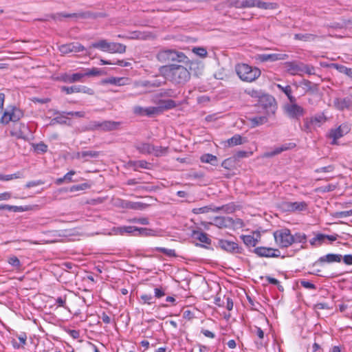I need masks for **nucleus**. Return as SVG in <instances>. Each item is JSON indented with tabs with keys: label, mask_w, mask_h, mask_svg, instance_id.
Segmentation results:
<instances>
[{
	"label": "nucleus",
	"mask_w": 352,
	"mask_h": 352,
	"mask_svg": "<svg viewBox=\"0 0 352 352\" xmlns=\"http://www.w3.org/2000/svg\"><path fill=\"white\" fill-rule=\"evenodd\" d=\"M85 74V76H97L102 75L103 72L98 68L93 67L91 69H86Z\"/></svg>",
	"instance_id": "nucleus-36"
},
{
	"label": "nucleus",
	"mask_w": 352,
	"mask_h": 352,
	"mask_svg": "<svg viewBox=\"0 0 352 352\" xmlns=\"http://www.w3.org/2000/svg\"><path fill=\"white\" fill-rule=\"evenodd\" d=\"M157 250L160 252H162L167 256H175V252L174 250L171 249H166L164 248H157Z\"/></svg>",
	"instance_id": "nucleus-47"
},
{
	"label": "nucleus",
	"mask_w": 352,
	"mask_h": 352,
	"mask_svg": "<svg viewBox=\"0 0 352 352\" xmlns=\"http://www.w3.org/2000/svg\"><path fill=\"white\" fill-rule=\"evenodd\" d=\"M34 151L38 153H44L47 150V146L43 142L34 144Z\"/></svg>",
	"instance_id": "nucleus-40"
},
{
	"label": "nucleus",
	"mask_w": 352,
	"mask_h": 352,
	"mask_svg": "<svg viewBox=\"0 0 352 352\" xmlns=\"http://www.w3.org/2000/svg\"><path fill=\"white\" fill-rule=\"evenodd\" d=\"M252 127H256L267 122V118L265 116L250 117L248 118Z\"/></svg>",
	"instance_id": "nucleus-21"
},
{
	"label": "nucleus",
	"mask_w": 352,
	"mask_h": 352,
	"mask_svg": "<svg viewBox=\"0 0 352 352\" xmlns=\"http://www.w3.org/2000/svg\"><path fill=\"white\" fill-rule=\"evenodd\" d=\"M126 207L135 210H142L144 208V204L138 202H127Z\"/></svg>",
	"instance_id": "nucleus-42"
},
{
	"label": "nucleus",
	"mask_w": 352,
	"mask_h": 352,
	"mask_svg": "<svg viewBox=\"0 0 352 352\" xmlns=\"http://www.w3.org/2000/svg\"><path fill=\"white\" fill-rule=\"evenodd\" d=\"M23 116V113L21 109L15 107H10V108H7L3 111L0 118V122L3 124H7L10 122H17Z\"/></svg>",
	"instance_id": "nucleus-7"
},
{
	"label": "nucleus",
	"mask_w": 352,
	"mask_h": 352,
	"mask_svg": "<svg viewBox=\"0 0 352 352\" xmlns=\"http://www.w3.org/2000/svg\"><path fill=\"white\" fill-rule=\"evenodd\" d=\"M276 87L287 96L288 100H290L291 98H295L292 95V91L289 85L283 87L280 84H277Z\"/></svg>",
	"instance_id": "nucleus-37"
},
{
	"label": "nucleus",
	"mask_w": 352,
	"mask_h": 352,
	"mask_svg": "<svg viewBox=\"0 0 352 352\" xmlns=\"http://www.w3.org/2000/svg\"><path fill=\"white\" fill-rule=\"evenodd\" d=\"M176 106V103L173 100H161L159 106L157 107H149L145 108L146 116H153L159 114L162 112L164 109H169Z\"/></svg>",
	"instance_id": "nucleus-8"
},
{
	"label": "nucleus",
	"mask_w": 352,
	"mask_h": 352,
	"mask_svg": "<svg viewBox=\"0 0 352 352\" xmlns=\"http://www.w3.org/2000/svg\"><path fill=\"white\" fill-rule=\"evenodd\" d=\"M333 170V166L330 165V166L318 168V169H316V171L318 173H327V172H331Z\"/></svg>",
	"instance_id": "nucleus-59"
},
{
	"label": "nucleus",
	"mask_w": 352,
	"mask_h": 352,
	"mask_svg": "<svg viewBox=\"0 0 352 352\" xmlns=\"http://www.w3.org/2000/svg\"><path fill=\"white\" fill-rule=\"evenodd\" d=\"M342 259V256L339 254H327L319 258V263H340Z\"/></svg>",
	"instance_id": "nucleus-18"
},
{
	"label": "nucleus",
	"mask_w": 352,
	"mask_h": 352,
	"mask_svg": "<svg viewBox=\"0 0 352 352\" xmlns=\"http://www.w3.org/2000/svg\"><path fill=\"white\" fill-rule=\"evenodd\" d=\"M352 216V210L346 211L336 212L333 214L336 218H344Z\"/></svg>",
	"instance_id": "nucleus-44"
},
{
	"label": "nucleus",
	"mask_w": 352,
	"mask_h": 352,
	"mask_svg": "<svg viewBox=\"0 0 352 352\" xmlns=\"http://www.w3.org/2000/svg\"><path fill=\"white\" fill-rule=\"evenodd\" d=\"M193 237L199 240L200 242L208 245L210 244L211 243V240L208 238V234L204 232H194Z\"/></svg>",
	"instance_id": "nucleus-29"
},
{
	"label": "nucleus",
	"mask_w": 352,
	"mask_h": 352,
	"mask_svg": "<svg viewBox=\"0 0 352 352\" xmlns=\"http://www.w3.org/2000/svg\"><path fill=\"white\" fill-rule=\"evenodd\" d=\"M243 139L240 135H234L231 138L228 139L226 142L225 145L228 146H234L236 145H241L243 143Z\"/></svg>",
	"instance_id": "nucleus-24"
},
{
	"label": "nucleus",
	"mask_w": 352,
	"mask_h": 352,
	"mask_svg": "<svg viewBox=\"0 0 352 352\" xmlns=\"http://www.w3.org/2000/svg\"><path fill=\"white\" fill-rule=\"evenodd\" d=\"M326 118L323 115H319L312 118L311 122L317 126H320V124L324 122Z\"/></svg>",
	"instance_id": "nucleus-48"
},
{
	"label": "nucleus",
	"mask_w": 352,
	"mask_h": 352,
	"mask_svg": "<svg viewBox=\"0 0 352 352\" xmlns=\"http://www.w3.org/2000/svg\"><path fill=\"white\" fill-rule=\"evenodd\" d=\"M252 332L256 334L258 338L261 340L260 341L256 342L257 349H261L264 346V342L263 340L264 338V332L263 331L258 327H255L252 330Z\"/></svg>",
	"instance_id": "nucleus-27"
},
{
	"label": "nucleus",
	"mask_w": 352,
	"mask_h": 352,
	"mask_svg": "<svg viewBox=\"0 0 352 352\" xmlns=\"http://www.w3.org/2000/svg\"><path fill=\"white\" fill-rule=\"evenodd\" d=\"M154 231L146 228H138L136 236H151L154 235Z\"/></svg>",
	"instance_id": "nucleus-38"
},
{
	"label": "nucleus",
	"mask_w": 352,
	"mask_h": 352,
	"mask_svg": "<svg viewBox=\"0 0 352 352\" xmlns=\"http://www.w3.org/2000/svg\"><path fill=\"white\" fill-rule=\"evenodd\" d=\"M160 72L166 80L175 84H184L190 78L189 71L181 65H164L160 69Z\"/></svg>",
	"instance_id": "nucleus-1"
},
{
	"label": "nucleus",
	"mask_w": 352,
	"mask_h": 352,
	"mask_svg": "<svg viewBox=\"0 0 352 352\" xmlns=\"http://www.w3.org/2000/svg\"><path fill=\"white\" fill-rule=\"evenodd\" d=\"M192 52L200 57H205L207 54V51L203 47H195Z\"/></svg>",
	"instance_id": "nucleus-49"
},
{
	"label": "nucleus",
	"mask_w": 352,
	"mask_h": 352,
	"mask_svg": "<svg viewBox=\"0 0 352 352\" xmlns=\"http://www.w3.org/2000/svg\"><path fill=\"white\" fill-rule=\"evenodd\" d=\"M98 155V153L97 152L90 151H82L81 153H76L77 158H86L87 157H96Z\"/></svg>",
	"instance_id": "nucleus-35"
},
{
	"label": "nucleus",
	"mask_w": 352,
	"mask_h": 352,
	"mask_svg": "<svg viewBox=\"0 0 352 352\" xmlns=\"http://www.w3.org/2000/svg\"><path fill=\"white\" fill-rule=\"evenodd\" d=\"M254 252L262 257H274L280 256V251L277 249L266 247H258L254 249Z\"/></svg>",
	"instance_id": "nucleus-13"
},
{
	"label": "nucleus",
	"mask_w": 352,
	"mask_h": 352,
	"mask_svg": "<svg viewBox=\"0 0 352 352\" xmlns=\"http://www.w3.org/2000/svg\"><path fill=\"white\" fill-rule=\"evenodd\" d=\"M130 221L134 222V223H138L142 225H148V220L146 218L133 219L131 220Z\"/></svg>",
	"instance_id": "nucleus-60"
},
{
	"label": "nucleus",
	"mask_w": 352,
	"mask_h": 352,
	"mask_svg": "<svg viewBox=\"0 0 352 352\" xmlns=\"http://www.w3.org/2000/svg\"><path fill=\"white\" fill-rule=\"evenodd\" d=\"M264 100L267 101L270 106H272L275 102L274 98L269 95H264L261 98L260 102L261 103H263Z\"/></svg>",
	"instance_id": "nucleus-50"
},
{
	"label": "nucleus",
	"mask_w": 352,
	"mask_h": 352,
	"mask_svg": "<svg viewBox=\"0 0 352 352\" xmlns=\"http://www.w3.org/2000/svg\"><path fill=\"white\" fill-rule=\"evenodd\" d=\"M83 50H84L83 46H82L78 42L67 43V53H69V52L76 53V52L82 51Z\"/></svg>",
	"instance_id": "nucleus-32"
},
{
	"label": "nucleus",
	"mask_w": 352,
	"mask_h": 352,
	"mask_svg": "<svg viewBox=\"0 0 352 352\" xmlns=\"http://www.w3.org/2000/svg\"><path fill=\"white\" fill-rule=\"evenodd\" d=\"M241 239L243 243L248 247H255L258 240L251 235H242Z\"/></svg>",
	"instance_id": "nucleus-30"
},
{
	"label": "nucleus",
	"mask_w": 352,
	"mask_h": 352,
	"mask_svg": "<svg viewBox=\"0 0 352 352\" xmlns=\"http://www.w3.org/2000/svg\"><path fill=\"white\" fill-rule=\"evenodd\" d=\"M338 235H327L323 234H318L314 238L312 239V244H318L320 245L322 243L324 242L326 239L329 241H334L337 239Z\"/></svg>",
	"instance_id": "nucleus-19"
},
{
	"label": "nucleus",
	"mask_w": 352,
	"mask_h": 352,
	"mask_svg": "<svg viewBox=\"0 0 352 352\" xmlns=\"http://www.w3.org/2000/svg\"><path fill=\"white\" fill-rule=\"evenodd\" d=\"M90 47L97 48L102 52L113 54H122L126 51L125 45L119 43L109 42L105 39H102L93 43Z\"/></svg>",
	"instance_id": "nucleus-3"
},
{
	"label": "nucleus",
	"mask_w": 352,
	"mask_h": 352,
	"mask_svg": "<svg viewBox=\"0 0 352 352\" xmlns=\"http://www.w3.org/2000/svg\"><path fill=\"white\" fill-rule=\"evenodd\" d=\"M78 89V90H80V92L85 93L89 95L94 94V91L92 89L87 87L86 86H79V88Z\"/></svg>",
	"instance_id": "nucleus-54"
},
{
	"label": "nucleus",
	"mask_w": 352,
	"mask_h": 352,
	"mask_svg": "<svg viewBox=\"0 0 352 352\" xmlns=\"http://www.w3.org/2000/svg\"><path fill=\"white\" fill-rule=\"evenodd\" d=\"M219 245L222 250H224L230 253L241 252V248H240L237 243L232 241L220 240L219 242Z\"/></svg>",
	"instance_id": "nucleus-15"
},
{
	"label": "nucleus",
	"mask_w": 352,
	"mask_h": 352,
	"mask_svg": "<svg viewBox=\"0 0 352 352\" xmlns=\"http://www.w3.org/2000/svg\"><path fill=\"white\" fill-rule=\"evenodd\" d=\"M102 85L111 84L118 86H123L129 84V79L123 77H110L101 80Z\"/></svg>",
	"instance_id": "nucleus-17"
},
{
	"label": "nucleus",
	"mask_w": 352,
	"mask_h": 352,
	"mask_svg": "<svg viewBox=\"0 0 352 352\" xmlns=\"http://www.w3.org/2000/svg\"><path fill=\"white\" fill-rule=\"evenodd\" d=\"M201 160L202 162L209 163L212 165H214L217 162L216 156L212 154H205L202 155L201 157Z\"/></svg>",
	"instance_id": "nucleus-34"
},
{
	"label": "nucleus",
	"mask_w": 352,
	"mask_h": 352,
	"mask_svg": "<svg viewBox=\"0 0 352 352\" xmlns=\"http://www.w3.org/2000/svg\"><path fill=\"white\" fill-rule=\"evenodd\" d=\"M89 188H90L89 184H88L87 183H82V184H80L72 185L69 187H67V192L69 191V192H76L85 190Z\"/></svg>",
	"instance_id": "nucleus-28"
},
{
	"label": "nucleus",
	"mask_w": 352,
	"mask_h": 352,
	"mask_svg": "<svg viewBox=\"0 0 352 352\" xmlns=\"http://www.w3.org/2000/svg\"><path fill=\"white\" fill-rule=\"evenodd\" d=\"M157 59L162 63H166L171 61H177L184 63L188 58L182 52H179L173 50H163L160 51L157 56Z\"/></svg>",
	"instance_id": "nucleus-4"
},
{
	"label": "nucleus",
	"mask_w": 352,
	"mask_h": 352,
	"mask_svg": "<svg viewBox=\"0 0 352 352\" xmlns=\"http://www.w3.org/2000/svg\"><path fill=\"white\" fill-rule=\"evenodd\" d=\"M300 284L302 287L307 289H314L316 288L315 285L313 283L307 280H301Z\"/></svg>",
	"instance_id": "nucleus-57"
},
{
	"label": "nucleus",
	"mask_w": 352,
	"mask_h": 352,
	"mask_svg": "<svg viewBox=\"0 0 352 352\" xmlns=\"http://www.w3.org/2000/svg\"><path fill=\"white\" fill-rule=\"evenodd\" d=\"M18 342L13 339L12 340V346L14 349H19L20 348H24V346L26 344V340H27V336L25 333H22L21 334L19 335L18 336Z\"/></svg>",
	"instance_id": "nucleus-23"
},
{
	"label": "nucleus",
	"mask_w": 352,
	"mask_h": 352,
	"mask_svg": "<svg viewBox=\"0 0 352 352\" xmlns=\"http://www.w3.org/2000/svg\"><path fill=\"white\" fill-rule=\"evenodd\" d=\"M10 135L18 139L27 140L30 135V131L25 124L20 123L17 124V127L10 131Z\"/></svg>",
	"instance_id": "nucleus-12"
},
{
	"label": "nucleus",
	"mask_w": 352,
	"mask_h": 352,
	"mask_svg": "<svg viewBox=\"0 0 352 352\" xmlns=\"http://www.w3.org/2000/svg\"><path fill=\"white\" fill-rule=\"evenodd\" d=\"M284 113L289 118L298 120L305 114V109L296 102V98H291L288 102L283 105Z\"/></svg>",
	"instance_id": "nucleus-5"
},
{
	"label": "nucleus",
	"mask_w": 352,
	"mask_h": 352,
	"mask_svg": "<svg viewBox=\"0 0 352 352\" xmlns=\"http://www.w3.org/2000/svg\"><path fill=\"white\" fill-rule=\"evenodd\" d=\"M84 76H85V73H83V74L82 73H76V74H72L69 77V80L71 82L79 81Z\"/></svg>",
	"instance_id": "nucleus-51"
},
{
	"label": "nucleus",
	"mask_w": 352,
	"mask_h": 352,
	"mask_svg": "<svg viewBox=\"0 0 352 352\" xmlns=\"http://www.w3.org/2000/svg\"><path fill=\"white\" fill-rule=\"evenodd\" d=\"M67 273H71L74 276H75L76 274L77 273L78 267L76 266L73 265L71 263H69V262H67Z\"/></svg>",
	"instance_id": "nucleus-55"
},
{
	"label": "nucleus",
	"mask_w": 352,
	"mask_h": 352,
	"mask_svg": "<svg viewBox=\"0 0 352 352\" xmlns=\"http://www.w3.org/2000/svg\"><path fill=\"white\" fill-rule=\"evenodd\" d=\"M117 232L120 234H131L136 236L138 228L135 226H122L117 228Z\"/></svg>",
	"instance_id": "nucleus-25"
},
{
	"label": "nucleus",
	"mask_w": 352,
	"mask_h": 352,
	"mask_svg": "<svg viewBox=\"0 0 352 352\" xmlns=\"http://www.w3.org/2000/svg\"><path fill=\"white\" fill-rule=\"evenodd\" d=\"M315 38L316 36L312 34H296L294 35L295 39L302 41H314Z\"/></svg>",
	"instance_id": "nucleus-33"
},
{
	"label": "nucleus",
	"mask_w": 352,
	"mask_h": 352,
	"mask_svg": "<svg viewBox=\"0 0 352 352\" xmlns=\"http://www.w3.org/2000/svg\"><path fill=\"white\" fill-rule=\"evenodd\" d=\"M167 151V148L161 147V146H153V151L151 154L155 155V156H162L164 155Z\"/></svg>",
	"instance_id": "nucleus-43"
},
{
	"label": "nucleus",
	"mask_w": 352,
	"mask_h": 352,
	"mask_svg": "<svg viewBox=\"0 0 352 352\" xmlns=\"http://www.w3.org/2000/svg\"><path fill=\"white\" fill-rule=\"evenodd\" d=\"M349 131V128L347 125H340L335 129H331L329 133V137L333 139L332 144H336L337 140L342 138Z\"/></svg>",
	"instance_id": "nucleus-14"
},
{
	"label": "nucleus",
	"mask_w": 352,
	"mask_h": 352,
	"mask_svg": "<svg viewBox=\"0 0 352 352\" xmlns=\"http://www.w3.org/2000/svg\"><path fill=\"white\" fill-rule=\"evenodd\" d=\"M256 58L261 62H275L287 59L288 55L283 53L263 54H258Z\"/></svg>",
	"instance_id": "nucleus-11"
},
{
	"label": "nucleus",
	"mask_w": 352,
	"mask_h": 352,
	"mask_svg": "<svg viewBox=\"0 0 352 352\" xmlns=\"http://www.w3.org/2000/svg\"><path fill=\"white\" fill-rule=\"evenodd\" d=\"M149 164L144 160H140L134 162L135 170H138V168H148Z\"/></svg>",
	"instance_id": "nucleus-45"
},
{
	"label": "nucleus",
	"mask_w": 352,
	"mask_h": 352,
	"mask_svg": "<svg viewBox=\"0 0 352 352\" xmlns=\"http://www.w3.org/2000/svg\"><path fill=\"white\" fill-rule=\"evenodd\" d=\"M119 125L118 122L113 121H104L99 124L100 127L106 131H111L116 129Z\"/></svg>",
	"instance_id": "nucleus-31"
},
{
	"label": "nucleus",
	"mask_w": 352,
	"mask_h": 352,
	"mask_svg": "<svg viewBox=\"0 0 352 352\" xmlns=\"http://www.w3.org/2000/svg\"><path fill=\"white\" fill-rule=\"evenodd\" d=\"M155 292V296L156 298H161L165 295L164 291L162 288H155L154 289Z\"/></svg>",
	"instance_id": "nucleus-62"
},
{
	"label": "nucleus",
	"mask_w": 352,
	"mask_h": 352,
	"mask_svg": "<svg viewBox=\"0 0 352 352\" xmlns=\"http://www.w3.org/2000/svg\"><path fill=\"white\" fill-rule=\"evenodd\" d=\"M225 206L221 207H214L212 206H206L201 208H195L192 209V212L194 214H203L208 213L209 212H219L221 210H223Z\"/></svg>",
	"instance_id": "nucleus-20"
},
{
	"label": "nucleus",
	"mask_w": 352,
	"mask_h": 352,
	"mask_svg": "<svg viewBox=\"0 0 352 352\" xmlns=\"http://www.w3.org/2000/svg\"><path fill=\"white\" fill-rule=\"evenodd\" d=\"M133 112L135 114L144 116L145 115L144 114V113H145V108H143V107H139V106L135 107L133 108Z\"/></svg>",
	"instance_id": "nucleus-61"
},
{
	"label": "nucleus",
	"mask_w": 352,
	"mask_h": 352,
	"mask_svg": "<svg viewBox=\"0 0 352 352\" xmlns=\"http://www.w3.org/2000/svg\"><path fill=\"white\" fill-rule=\"evenodd\" d=\"M280 207L283 210L288 212H301L307 210V204L305 201H284Z\"/></svg>",
	"instance_id": "nucleus-10"
},
{
	"label": "nucleus",
	"mask_w": 352,
	"mask_h": 352,
	"mask_svg": "<svg viewBox=\"0 0 352 352\" xmlns=\"http://www.w3.org/2000/svg\"><path fill=\"white\" fill-rule=\"evenodd\" d=\"M100 318L105 324H109L111 322V318L104 312L102 314Z\"/></svg>",
	"instance_id": "nucleus-63"
},
{
	"label": "nucleus",
	"mask_w": 352,
	"mask_h": 352,
	"mask_svg": "<svg viewBox=\"0 0 352 352\" xmlns=\"http://www.w3.org/2000/svg\"><path fill=\"white\" fill-rule=\"evenodd\" d=\"M43 184V182H42L41 180L31 181V182H28L25 184V187L28 188H32L34 186H37L41 185Z\"/></svg>",
	"instance_id": "nucleus-56"
},
{
	"label": "nucleus",
	"mask_w": 352,
	"mask_h": 352,
	"mask_svg": "<svg viewBox=\"0 0 352 352\" xmlns=\"http://www.w3.org/2000/svg\"><path fill=\"white\" fill-rule=\"evenodd\" d=\"M230 5L236 8H243V1L232 0Z\"/></svg>",
	"instance_id": "nucleus-58"
},
{
	"label": "nucleus",
	"mask_w": 352,
	"mask_h": 352,
	"mask_svg": "<svg viewBox=\"0 0 352 352\" xmlns=\"http://www.w3.org/2000/svg\"><path fill=\"white\" fill-rule=\"evenodd\" d=\"M8 263L12 266L15 267L16 268H19L21 266V262H20L19 259L15 256H12L11 257H10L8 258Z\"/></svg>",
	"instance_id": "nucleus-46"
},
{
	"label": "nucleus",
	"mask_w": 352,
	"mask_h": 352,
	"mask_svg": "<svg viewBox=\"0 0 352 352\" xmlns=\"http://www.w3.org/2000/svg\"><path fill=\"white\" fill-rule=\"evenodd\" d=\"M236 72L241 80L246 82H253L261 76V70L248 64H239L235 68Z\"/></svg>",
	"instance_id": "nucleus-2"
},
{
	"label": "nucleus",
	"mask_w": 352,
	"mask_h": 352,
	"mask_svg": "<svg viewBox=\"0 0 352 352\" xmlns=\"http://www.w3.org/2000/svg\"><path fill=\"white\" fill-rule=\"evenodd\" d=\"M142 303L151 305L154 303L153 297L151 294H142L140 296Z\"/></svg>",
	"instance_id": "nucleus-41"
},
{
	"label": "nucleus",
	"mask_w": 352,
	"mask_h": 352,
	"mask_svg": "<svg viewBox=\"0 0 352 352\" xmlns=\"http://www.w3.org/2000/svg\"><path fill=\"white\" fill-rule=\"evenodd\" d=\"M301 62L297 61H290L286 62L284 63V67L285 68V71L292 75H301L302 74V68H301Z\"/></svg>",
	"instance_id": "nucleus-16"
},
{
	"label": "nucleus",
	"mask_w": 352,
	"mask_h": 352,
	"mask_svg": "<svg viewBox=\"0 0 352 352\" xmlns=\"http://www.w3.org/2000/svg\"><path fill=\"white\" fill-rule=\"evenodd\" d=\"M301 68H302V74L306 73L309 75H313L315 74V68H314V67H313L311 65H306V64H304L303 63H302Z\"/></svg>",
	"instance_id": "nucleus-39"
},
{
	"label": "nucleus",
	"mask_w": 352,
	"mask_h": 352,
	"mask_svg": "<svg viewBox=\"0 0 352 352\" xmlns=\"http://www.w3.org/2000/svg\"><path fill=\"white\" fill-rule=\"evenodd\" d=\"M333 67L335 69H336L338 72H340V73L344 74L346 75L347 74L348 71L349 69V68H348L344 65H338V64H333Z\"/></svg>",
	"instance_id": "nucleus-52"
},
{
	"label": "nucleus",
	"mask_w": 352,
	"mask_h": 352,
	"mask_svg": "<svg viewBox=\"0 0 352 352\" xmlns=\"http://www.w3.org/2000/svg\"><path fill=\"white\" fill-rule=\"evenodd\" d=\"M335 107L339 110L349 109L351 107V101L347 98H336L333 101Z\"/></svg>",
	"instance_id": "nucleus-22"
},
{
	"label": "nucleus",
	"mask_w": 352,
	"mask_h": 352,
	"mask_svg": "<svg viewBox=\"0 0 352 352\" xmlns=\"http://www.w3.org/2000/svg\"><path fill=\"white\" fill-rule=\"evenodd\" d=\"M274 237L276 243L280 248H287L295 242L294 236L291 234L289 230L287 228L280 229L274 232Z\"/></svg>",
	"instance_id": "nucleus-6"
},
{
	"label": "nucleus",
	"mask_w": 352,
	"mask_h": 352,
	"mask_svg": "<svg viewBox=\"0 0 352 352\" xmlns=\"http://www.w3.org/2000/svg\"><path fill=\"white\" fill-rule=\"evenodd\" d=\"M136 148L143 154H151L153 151V146L148 143H140L136 145Z\"/></svg>",
	"instance_id": "nucleus-26"
},
{
	"label": "nucleus",
	"mask_w": 352,
	"mask_h": 352,
	"mask_svg": "<svg viewBox=\"0 0 352 352\" xmlns=\"http://www.w3.org/2000/svg\"><path fill=\"white\" fill-rule=\"evenodd\" d=\"M343 261L346 265H352V255L347 254L342 257Z\"/></svg>",
	"instance_id": "nucleus-64"
},
{
	"label": "nucleus",
	"mask_w": 352,
	"mask_h": 352,
	"mask_svg": "<svg viewBox=\"0 0 352 352\" xmlns=\"http://www.w3.org/2000/svg\"><path fill=\"white\" fill-rule=\"evenodd\" d=\"M214 224L219 228H223L226 226V219L223 217H217L214 219Z\"/></svg>",
	"instance_id": "nucleus-53"
},
{
	"label": "nucleus",
	"mask_w": 352,
	"mask_h": 352,
	"mask_svg": "<svg viewBox=\"0 0 352 352\" xmlns=\"http://www.w3.org/2000/svg\"><path fill=\"white\" fill-rule=\"evenodd\" d=\"M258 8L264 10H273L277 8L276 3L265 2L261 0H244L243 8Z\"/></svg>",
	"instance_id": "nucleus-9"
}]
</instances>
